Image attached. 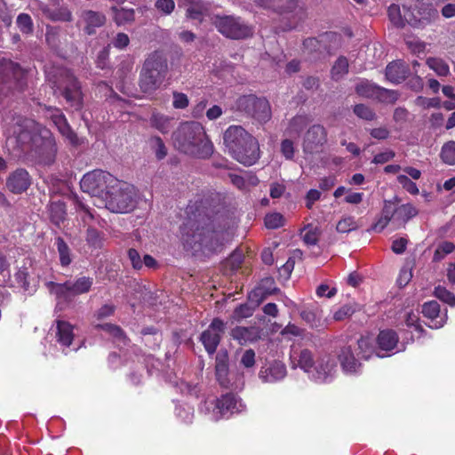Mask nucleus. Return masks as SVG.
Instances as JSON below:
<instances>
[{"mask_svg":"<svg viewBox=\"0 0 455 455\" xmlns=\"http://www.w3.org/2000/svg\"><path fill=\"white\" fill-rule=\"evenodd\" d=\"M326 142V131L323 126L315 124L306 132L303 141L305 153L312 154L317 152Z\"/></svg>","mask_w":455,"mask_h":455,"instance_id":"obj_19","label":"nucleus"},{"mask_svg":"<svg viewBox=\"0 0 455 455\" xmlns=\"http://www.w3.org/2000/svg\"><path fill=\"white\" fill-rule=\"evenodd\" d=\"M223 141L228 153L237 162L251 166L259 158L258 140L240 125H231L224 132Z\"/></svg>","mask_w":455,"mask_h":455,"instance_id":"obj_1","label":"nucleus"},{"mask_svg":"<svg viewBox=\"0 0 455 455\" xmlns=\"http://www.w3.org/2000/svg\"><path fill=\"white\" fill-rule=\"evenodd\" d=\"M168 69L167 60L158 52H154L145 60L140 75V88L151 94L163 84Z\"/></svg>","mask_w":455,"mask_h":455,"instance_id":"obj_4","label":"nucleus"},{"mask_svg":"<svg viewBox=\"0 0 455 455\" xmlns=\"http://www.w3.org/2000/svg\"><path fill=\"white\" fill-rule=\"evenodd\" d=\"M34 123L30 120L18 119L13 130L11 128L6 129L5 134L7 137L14 136L18 140H24L26 138L27 129Z\"/></svg>","mask_w":455,"mask_h":455,"instance_id":"obj_36","label":"nucleus"},{"mask_svg":"<svg viewBox=\"0 0 455 455\" xmlns=\"http://www.w3.org/2000/svg\"><path fill=\"white\" fill-rule=\"evenodd\" d=\"M186 217L181 226V239L188 251L196 252L199 243V204L196 201L190 202L186 210Z\"/></svg>","mask_w":455,"mask_h":455,"instance_id":"obj_7","label":"nucleus"},{"mask_svg":"<svg viewBox=\"0 0 455 455\" xmlns=\"http://www.w3.org/2000/svg\"><path fill=\"white\" fill-rule=\"evenodd\" d=\"M137 196L133 185L116 179V183L106 191L102 204L112 212L127 213L136 207Z\"/></svg>","mask_w":455,"mask_h":455,"instance_id":"obj_3","label":"nucleus"},{"mask_svg":"<svg viewBox=\"0 0 455 455\" xmlns=\"http://www.w3.org/2000/svg\"><path fill=\"white\" fill-rule=\"evenodd\" d=\"M354 113L362 119L371 121L375 119L376 115L374 111L364 104H357L354 108Z\"/></svg>","mask_w":455,"mask_h":455,"instance_id":"obj_52","label":"nucleus"},{"mask_svg":"<svg viewBox=\"0 0 455 455\" xmlns=\"http://www.w3.org/2000/svg\"><path fill=\"white\" fill-rule=\"evenodd\" d=\"M150 144L158 160H162L167 156V148L160 137L151 138Z\"/></svg>","mask_w":455,"mask_h":455,"instance_id":"obj_50","label":"nucleus"},{"mask_svg":"<svg viewBox=\"0 0 455 455\" xmlns=\"http://www.w3.org/2000/svg\"><path fill=\"white\" fill-rule=\"evenodd\" d=\"M129 43V36L124 33H118L112 40L113 46L119 50L124 49L126 46H128Z\"/></svg>","mask_w":455,"mask_h":455,"instance_id":"obj_64","label":"nucleus"},{"mask_svg":"<svg viewBox=\"0 0 455 455\" xmlns=\"http://www.w3.org/2000/svg\"><path fill=\"white\" fill-rule=\"evenodd\" d=\"M152 126L156 128L162 133H167L171 128V119L161 114H153L150 118Z\"/></svg>","mask_w":455,"mask_h":455,"instance_id":"obj_41","label":"nucleus"},{"mask_svg":"<svg viewBox=\"0 0 455 455\" xmlns=\"http://www.w3.org/2000/svg\"><path fill=\"white\" fill-rule=\"evenodd\" d=\"M357 228V223L352 216H346L342 218L336 226V229L339 233H348L355 230Z\"/></svg>","mask_w":455,"mask_h":455,"instance_id":"obj_44","label":"nucleus"},{"mask_svg":"<svg viewBox=\"0 0 455 455\" xmlns=\"http://www.w3.org/2000/svg\"><path fill=\"white\" fill-rule=\"evenodd\" d=\"M422 313L430 320L428 323L430 328L438 329L445 323L446 315H440V305L436 301L426 302L423 305Z\"/></svg>","mask_w":455,"mask_h":455,"instance_id":"obj_26","label":"nucleus"},{"mask_svg":"<svg viewBox=\"0 0 455 455\" xmlns=\"http://www.w3.org/2000/svg\"><path fill=\"white\" fill-rule=\"evenodd\" d=\"M287 374L286 366L281 361L267 362L261 366L259 378L264 383H275L284 379Z\"/></svg>","mask_w":455,"mask_h":455,"instance_id":"obj_20","label":"nucleus"},{"mask_svg":"<svg viewBox=\"0 0 455 455\" xmlns=\"http://www.w3.org/2000/svg\"><path fill=\"white\" fill-rule=\"evenodd\" d=\"M454 250H455V245L451 242H448V241L442 242L435 249L433 259L435 261H440L446 255L451 253Z\"/></svg>","mask_w":455,"mask_h":455,"instance_id":"obj_45","label":"nucleus"},{"mask_svg":"<svg viewBox=\"0 0 455 455\" xmlns=\"http://www.w3.org/2000/svg\"><path fill=\"white\" fill-rule=\"evenodd\" d=\"M301 318L313 328H321L326 325L323 310L318 307H307L300 312Z\"/></svg>","mask_w":455,"mask_h":455,"instance_id":"obj_28","label":"nucleus"},{"mask_svg":"<svg viewBox=\"0 0 455 455\" xmlns=\"http://www.w3.org/2000/svg\"><path fill=\"white\" fill-rule=\"evenodd\" d=\"M284 224V218L279 212L268 213L265 217V226L269 229H275L283 227Z\"/></svg>","mask_w":455,"mask_h":455,"instance_id":"obj_46","label":"nucleus"},{"mask_svg":"<svg viewBox=\"0 0 455 455\" xmlns=\"http://www.w3.org/2000/svg\"><path fill=\"white\" fill-rule=\"evenodd\" d=\"M263 291L258 287L251 291L249 294L250 303L241 304L233 313V317L236 320L246 318L252 315L255 308L259 305L263 299Z\"/></svg>","mask_w":455,"mask_h":455,"instance_id":"obj_22","label":"nucleus"},{"mask_svg":"<svg viewBox=\"0 0 455 455\" xmlns=\"http://www.w3.org/2000/svg\"><path fill=\"white\" fill-rule=\"evenodd\" d=\"M199 124L196 122H185L173 134L174 145L185 154H194L198 149Z\"/></svg>","mask_w":455,"mask_h":455,"instance_id":"obj_11","label":"nucleus"},{"mask_svg":"<svg viewBox=\"0 0 455 455\" xmlns=\"http://www.w3.org/2000/svg\"><path fill=\"white\" fill-rule=\"evenodd\" d=\"M255 352L252 349L245 350L241 357L240 363L247 369L253 368L255 365Z\"/></svg>","mask_w":455,"mask_h":455,"instance_id":"obj_61","label":"nucleus"},{"mask_svg":"<svg viewBox=\"0 0 455 455\" xmlns=\"http://www.w3.org/2000/svg\"><path fill=\"white\" fill-rule=\"evenodd\" d=\"M224 235V228L218 224V219L214 218L201 233V255L210 257L220 251Z\"/></svg>","mask_w":455,"mask_h":455,"instance_id":"obj_10","label":"nucleus"},{"mask_svg":"<svg viewBox=\"0 0 455 455\" xmlns=\"http://www.w3.org/2000/svg\"><path fill=\"white\" fill-rule=\"evenodd\" d=\"M156 9L164 15H170L175 8L173 0H156L155 2Z\"/></svg>","mask_w":455,"mask_h":455,"instance_id":"obj_57","label":"nucleus"},{"mask_svg":"<svg viewBox=\"0 0 455 455\" xmlns=\"http://www.w3.org/2000/svg\"><path fill=\"white\" fill-rule=\"evenodd\" d=\"M398 339L396 332L393 330L387 329L379 331L377 338V343L380 350L395 353L399 351L397 347Z\"/></svg>","mask_w":455,"mask_h":455,"instance_id":"obj_27","label":"nucleus"},{"mask_svg":"<svg viewBox=\"0 0 455 455\" xmlns=\"http://www.w3.org/2000/svg\"><path fill=\"white\" fill-rule=\"evenodd\" d=\"M237 110L244 112L260 123L267 122L271 117V108L265 98L255 95H243L235 102Z\"/></svg>","mask_w":455,"mask_h":455,"instance_id":"obj_9","label":"nucleus"},{"mask_svg":"<svg viewBox=\"0 0 455 455\" xmlns=\"http://www.w3.org/2000/svg\"><path fill=\"white\" fill-rule=\"evenodd\" d=\"M427 64L429 68L435 72L437 76H447L450 73V68L448 64L441 59L428 58L427 60Z\"/></svg>","mask_w":455,"mask_h":455,"instance_id":"obj_40","label":"nucleus"},{"mask_svg":"<svg viewBox=\"0 0 455 455\" xmlns=\"http://www.w3.org/2000/svg\"><path fill=\"white\" fill-rule=\"evenodd\" d=\"M38 130L42 140L36 148L38 160L41 164L48 165L55 160L57 152L55 140L48 129L41 128Z\"/></svg>","mask_w":455,"mask_h":455,"instance_id":"obj_16","label":"nucleus"},{"mask_svg":"<svg viewBox=\"0 0 455 455\" xmlns=\"http://www.w3.org/2000/svg\"><path fill=\"white\" fill-rule=\"evenodd\" d=\"M418 214V210L411 204L398 205L395 204V223L404 225Z\"/></svg>","mask_w":455,"mask_h":455,"instance_id":"obj_30","label":"nucleus"},{"mask_svg":"<svg viewBox=\"0 0 455 455\" xmlns=\"http://www.w3.org/2000/svg\"><path fill=\"white\" fill-rule=\"evenodd\" d=\"M346 195L344 201L347 204L357 205L363 202V194L360 192H353L351 189L346 188L343 186L339 187L333 193L335 198H339Z\"/></svg>","mask_w":455,"mask_h":455,"instance_id":"obj_32","label":"nucleus"},{"mask_svg":"<svg viewBox=\"0 0 455 455\" xmlns=\"http://www.w3.org/2000/svg\"><path fill=\"white\" fill-rule=\"evenodd\" d=\"M223 329V322L219 319H215L212 321L209 328L201 335V341L209 354H213L215 352L220 343Z\"/></svg>","mask_w":455,"mask_h":455,"instance_id":"obj_21","label":"nucleus"},{"mask_svg":"<svg viewBox=\"0 0 455 455\" xmlns=\"http://www.w3.org/2000/svg\"><path fill=\"white\" fill-rule=\"evenodd\" d=\"M31 184L30 176L25 169H17L10 174L6 186L14 194L26 191Z\"/></svg>","mask_w":455,"mask_h":455,"instance_id":"obj_24","label":"nucleus"},{"mask_svg":"<svg viewBox=\"0 0 455 455\" xmlns=\"http://www.w3.org/2000/svg\"><path fill=\"white\" fill-rule=\"evenodd\" d=\"M58 88H63V95L75 109L78 110L82 108L83 98L79 83L74 75L68 69L60 71L59 81L53 82Z\"/></svg>","mask_w":455,"mask_h":455,"instance_id":"obj_12","label":"nucleus"},{"mask_svg":"<svg viewBox=\"0 0 455 455\" xmlns=\"http://www.w3.org/2000/svg\"><path fill=\"white\" fill-rule=\"evenodd\" d=\"M435 295L440 300L449 304L450 306H455V295L445 287L441 285L435 287Z\"/></svg>","mask_w":455,"mask_h":455,"instance_id":"obj_51","label":"nucleus"},{"mask_svg":"<svg viewBox=\"0 0 455 455\" xmlns=\"http://www.w3.org/2000/svg\"><path fill=\"white\" fill-rule=\"evenodd\" d=\"M316 357L313 352L307 348H298L292 347L290 352V366L291 369H301L309 376Z\"/></svg>","mask_w":455,"mask_h":455,"instance_id":"obj_18","label":"nucleus"},{"mask_svg":"<svg viewBox=\"0 0 455 455\" xmlns=\"http://www.w3.org/2000/svg\"><path fill=\"white\" fill-rule=\"evenodd\" d=\"M403 11L404 13L402 14L400 7L396 4H392L388 7V17L394 26L403 28L405 24H409L412 27H419L426 23L427 17H420L419 14H415L414 9L410 7L409 10H405V7H403Z\"/></svg>","mask_w":455,"mask_h":455,"instance_id":"obj_15","label":"nucleus"},{"mask_svg":"<svg viewBox=\"0 0 455 455\" xmlns=\"http://www.w3.org/2000/svg\"><path fill=\"white\" fill-rule=\"evenodd\" d=\"M280 12L283 16V19L290 20V24L283 28V30L295 28L298 22L302 20L305 17L303 6L296 0L288 1L284 7H281Z\"/></svg>","mask_w":455,"mask_h":455,"instance_id":"obj_23","label":"nucleus"},{"mask_svg":"<svg viewBox=\"0 0 455 455\" xmlns=\"http://www.w3.org/2000/svg\"><path fill=\"white\" fill-rule=\"evenodd\" d=\"M86 241L88 244L94 248H100L102 241L100 233L94 228H88L86 233Z\"/></svg>","mask_w":455,"mask_h":455,"instance_id":"obj_59","label":"nucleus"},{"mask_svg":"<svg viewBox=\"0 0 455 455\" xmlns=\"http://www.w3.org/2000/svg\"><path fill=\"white\" fill-rule=\"evenodd\" d=\"M17 25L24 34H29L33 30V22L28 14L20 13L17 18Z\"/></svg>","mask_w":455,"mask_h":455,"instance_id":"obj_55","label":"nucleus"},{"mask_svg":"<svg viewBox=\"0 0 455 455\" xmlns=\"http://www.w3.org/2000/svg\"><path fill=\"white\" fill-rule=\"evenodd\" d=\"M177 387L182 394H186L195 398L199 396V389L196 386H191L188 382L182 380L180 383H177Z\"/></svg>","mask_w":455,"mask_h":455,"instance_id":"obj_62","label":"nucleus"},{"mask_svg":"<svg viewBox=\"0 0 455 455\" xmlns=\"http://www.w3.org/2000/svg\"><path fill=\"white\" fill-rule=\"evenodd\" d=\"M93 283V279L89 276H81L74 281H67L63 283L46 282L45 286L52 295H54L58 302H70L81 294L87 293Z\"/></svg>","mask_w":455,"mask_h":455,"instance_id":"obj_5","label":"nucleus"},{"mask_svg":"<svg viewBox=\"0 0 455 455\" xmlns=\"http://www.w3.org/2000/svg\"><path fill=\"white\" fill-rule=\"evenodd\" d=\"M83 17L86 23L85 30L89 35L94 32L95 28L102 26L105 22V16L93 11L84 12Z\"/></svg>","mask_w":455,"mask_h":455,"instance_id":"obj_31","label":"nucleus"},{"mask_svg":"<svg viewBox=\"0 0 455 455\" xmlns=\"http://www.w3.org/2000/svg\"><path fill=\"white\" fill-rule=\"evenodd\" d=\"M412 277L411 268L409 266L403 267L399 273L397 283L399 286L403 287L411 281Z\"/></svg>","mask_w":455,"mask_h":455,"instance_id":"obj_63","label":"nucleus"},{"mask_svg":"<svg viewBox=\"0 0 455 455\" xmlns=\"http://www.w3.org/2000/svg\"><path fill=\"white\" fill-rule=\"evenodd\" d=\"M409 73L408 67L403 61H395L387 65L386 68L387 78L395 84L403 81Z\"/></svg>","mask_w":455,"mask_h":455,"instance_id":"obj_29","label":"nucleus"},{"mask_svg":"<svg viewBox=\"0 0 455 455\" xmlns=\"http://www.w3.org/2000/svg\"><path fill=\"white\" fill-rule=\"evenodd\" d=\"M95 327L109 333L114 338V342L117 346H121V343L124 346L128 344V339L120 327L111 323L97 324Z\"/></svg>","mask_w":455,"mask_h":455,"instance_id":"obj_33","label":"nucleus"},{"mask_svg":"<svg viewBox=\"0 0 455 455\" xmlns=\"http://www.w3.org/2000/svg\"><path fill=\"white\" fill-rule=\"evenodd\" d=\"M396 180L397 182L403 187V188L405 189L411 195L419 194V191L417 187V184L414 181H412L407 175L399 174L397 175Z\"/></svg>","mask_w":455,"mask_h":455,"instance_id":"obj_49","label":"nucleus"},{"mask_svg":"<svg viewBox=\"0 0 455 455\" xmlns=\"http://www.w3.org/2000/svg\"><path fill=\"white\" fill-rule=\"evenodd\" d=\"M338 373V363L334 355H318L308 378L316 383H330Z\"/></svg>","mask_w":455,"mask_h":455,"instance_id":"obj_13","label":"nucleus"},{"mask_svg":"<svg viewBox=\"0 0 455 455\" xmlns=\"http://www.w3.org/2000/svg\"><path fill=\"white\" fill-rule=\"evenodd\" d=\"M179 3L181 6L187 7V18L196 20L199 17L197 0H179Z\"/></svg>","mask_w":455,"mask_h":455,"instance_id":"obj_48","label":"nucleus"},{"mask_svg":"<svg viewBox=\"0 0 455 455\" xmlns=\"http://www.w3.org/2000/svg\"><path fill=\"white\" fill-rule=\"evenodd\" d=\"M245 409L242 400L234 394H226L220 398L208 397L204 402L205 413L212 420H219L229 414L238 413Z\"/></svg>","mask_w":455,"mask_h":455,"instance_id":"obj_6","label":"nucleus"},{"mask_svg":"<svg viewBox=\"0 0 455 455\" xmlns=\"http://www.w3.org/2000/svg\"><path fill=\"white\" fill-rule=\"evenodd\" d=\"M113 183H116V178L108 172L93 170L85 173L80 181L81 189L92 196L103 201L105 193L109 190Z\"/></svg>","mask_w":455,"mask_h":455,"instance_id":"obj_8","label":"nucleus"},{"mask_svg":"<svg viewBox=\"0 0 455 455\" xmlns=\"http://www.w3.org/2000/svg\"><path fill=\"white\" fill-rule=\"evenodd\" d=\"M114 20L118 26L124 25L134 20V10L112 7Z\"/></svg>","mask_w":455,"mask_h":455,"instance_id":"obj_37","label":"nucleus"},{"mask_svg":"<svg viewBox=\"0 0 455 455\" xmlns=\"http://www.w3.org/2000/svg\"><path fill=\"white\" fill-rule=\"evenodd\" d=\"M243 260V254L241 251L233 252L225 261V267L231 271L237 270Z\"/></svg>","mask_w":455,"mask_h":455,"instance_id":"obj_54","label":"nucleus"},{"mask_svg":"<svg viewBox=\"0 0 455 455\" xmlns=\"http://www.w3.org/2000/svg\"><path fill=\"white\" fill-rule=\"evenodd\" d=\"M398 99V93L395 91L387 90L382 87H379L378 93L375 100L384 103L393 104Z\"/></svg>","mask_w":455,"mask_h":455,"instance_id":"obj_47","label":"nucleus"},{"mask_svg":"<svg viewBox=\"0 0 455 455\" xmlns=\"http://www.w3.org/2000/svg\"><path fill=\"white\" fill-rule=\"evenodd\" d=\"M49 213L51 220L54 224L60 225L66 216L65 204L60 201L52 202L49 206Z\"/></svg>","mask_w":455,"mask_h":455,"instance_id":"obj_38","label":"nucleus"},{"mask_svg":"<svg viewBox=\"0 0 455 455\" xmlns=\"http://www.w3.org/2000/svg\"><path fill=\"white\" fill-rule=\"evenodd\" d=\"M305 234L303 235L304 242L308 245H315L318 241V231L316 228H313L311 225L304 228Z\"/></svg>","mask_w":455,"mask_h":455,"instance_id":"obj_58","label":"nucleus"},{"mask_svg":"<svg viewBox=\"0 0 455 455\" xmlns=\"http://www.w3.org/2000/svg\"><path fill=\"white\" fill-rule=\"evenodd\" d=\"M348 71V61L345 57H339L331 68L332 79L338 81Z\"/></svg>","mask_w":455,"mask_h":455,"instance_id":"obj_42","label":"nucleus"},{"mask_svg":"<svg viewBox=\"0 0 455 455\" xmlns=\"http://www.w3.org/2000/svg\"><path fill=\"white\" fill-rule=\"evenodd\" d=\"M54 331L56 341L63 348V351L67 353L65 350L70 347L75 337L74 326L68 322L57 320Z\"/></svg>","mask_w":455,"mask_h":455,"instance_id":"obj_25","label":"nucleus"},{"mask_svg":"<svg viewBox=\"0 0 455 455\" xmlns=\"http://www.w3.org/2000/svg\"><path fill=\"white\" fill-rule=\"evenodd\" d=\"M47 116L52 121L60 133L73 146L80 144L76 133L69 126L63 113L55 108H47Z\"/></svg>","mask_w":455,"mask_h":455,"instance_id":"obj_17","label":"nucleus"},{"mask_svg":"<svg viewBox=\"0 0 455 455\" xmlns=\"http://www.w3.org/2000/svg\"><path fill=\"white\" fill-rule=\"evenodd\" d=\"M356 310L355 305L345 304L333 313V319L335 321H342L351 316Z\"/></svg>","mask_w":455,"mask_h":455,"instance_id":"obj_53","label":"nucleus"},{"mask_svg":"<svg viewBox=\"0 0 455 455\" xmlns=\"http://www.w3.org/2000/svg\"><path fill=\"white\" fill-rule=\"evenodd\" d=\"M373 354V347L369 339L361 338L355 344L340 347L337 357L344 374L356 376L362 372V360H368Z\"/></svg>","mask_w":455,"mask_h":455,"instance_id":"obj_2","label":"nucleus"},{"mask_svg":"<svg viewBox=\"0 0 455 455\" xmlns=\"http://www.w3.org/2000/svg\"><path fill=\"white\" fill-rule=\"evenodd\" d=\"M175 412L185 423H191L194 419V409L188 404L176 407Z\"/></svg>","mask_w":455,"mask_h":455,"instance_id":"obj_56","label":"nucleus"},{"mask_svg":"<svg viewBox=\"0 0 455 455\" xmlns=\"http://www.w3.org/2000/svg\"><path fill=\"white\" fill-rule=\"evenodd\" d=\"M440 158L445 164L455 165V141L444 143L441 148Z\"/></svg>","mask_w":455,"mask_h":455,"instance_id":"obj_39","label":"nucleus"},{"mask_svg":"<svg viewBox=\"0 0 455 455\" xmlns=\"http://www.w3.org/2000/svg\"><path fill=\"white\" fill-rule=\"evenodd\" d=\"M231 336L234 339L238 340L240 344H243L252 340L253 332L251 329L237 326L232 330Z\"/></svg>","mask_w":455,"mask_h":455,"instance_id":"obj_43","label":"nucleus"},{"mask_svg":"<svg viewBox=\"0 0 455 455\" xmlns=\"http://www.w3.org/2000/svg\"><path fill=\"white\" fill-rule=\"evenodd\" d=\"M381 215L386 217L390 221L393 220L395 223V203L393 201H384Z\"/></svg>","mask_w":455,"mask_h":455,"instance_id":"obj_60","label":"nucleus"},{"mask_svg":"<svg viewBox=\"0 0 455 455\" xmlns=\"http://www.w3.org/2000/svg\"><path fill=\"white\" fill-rule=\"evenodd\" d=\"M378 85L367 81V80H362L357 83L355 86V92L358 95L369 98V99H374L376 98V95L378 93L379 90Z\"/></svg>","mask_w":455,"mask_h":455,"instance_id":"obj_35","label":"nucleus"},{"mask_svg":"<svg viewBox=\"0 0 455 455\" xmlns=\"http://www.w3.org/2000/svg\"><path fill=\"white\" fill-rule=\"evenodd\" d=\"M215 26L223 36L232 39H242L252 35L251 27L233 16L217 17Z\"/></svg>","mask_w":455,"mask_h":455,"instance_id":"obj_14","label":"nucleus"},{"mask_svg":"<svg viewBox=\"0 0 455 455\" xmlns=\"http://www.w3.org/2000/svg\"><path fill=\"white\" fill-rule=\"evenodd\" d=\"M55 245L61 267L69 266L72 262V252L69 246L63 240V238L60 236L55 239Z\"/></svg>","mask_w":455,"mask_h":455,"instance_id":"obj_34","label":"nucleus"}]
</instances>
